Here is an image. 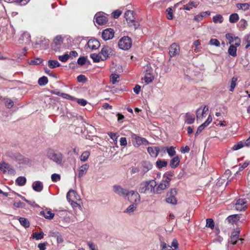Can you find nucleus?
<instances>
[{"label":"nucleus","instance_id":"nucleus-1","mask_svg":"<svg viewBox=\"0 0 250 250\" xmlns=\"http://www.w3.org/2000/svg\"><path fill=\"white\" fill-rule=\"evenodd\" d=\"M157 185L155 180L144 181L140 185L139 192L141 193H155V188Z\"/></svg>","mask_w":250,"mask_h":250},{"label":"nucleus","instance_id":"nucleus-2","mask_svg":"<svg viewBox=\"0 0 250 250\" xmlns=\"http://www.w3.org/2000/svg\"><path fill=\"white\" fill-rule=\"evenodd\" d=\"M125 18L129 26L133 27L135 29L139 27V23L135 20L133 11H127L125 14Z\"/></svg>","mask_w":250,"mask_h":250},{"label":"nucleus","instance_id":"nucleus-3","mask_svg":"<svg viewBox=\"0 0 250 250\" xmlns=\"http://www.w3.org/2000/svg\"><path fill=\"white\" fill-rule=\"evenodd\" d=\"M132 45L131 38L127 36L122 37L119 41V47L124 50H127L130 48Z\"/></svg>","mask_w":250,"mask_h":250},{"label":"nucleus","instance_id":"nucleus-4","mask_svg":"<svg viewBox=\"0 0 250 250\" xmlns=\"http://www.w3.org/2000/svg\"><path fill=\"white\" fill-rule=\"evenodd\" d=\"M48 157L57 164H61L62 162V155L61 153H56L53 150H50L47 153Z\"/></svg>","mask_w":250,"mask_h":250},{"label":"nucleus","instance_id":"nucleus-5","mask_svg":"<svg viewBox=\"0 0 250 250\" xmlns=\"http://www.w3.org/2000/svg\"><path fill=\"white\" fill-rule=\"evenodd\" d=\"M177 190L176 188H171L170 190L167 192V196L168 197L166 198V201L167 203L171 204L173 205H175L177 203V200L175 197V195L177 194Z\"/></svg>","mask_w":250,"mask_h":250},{"label":"nucleus","instance_id":"nucleus-6","mask_svg":"<svg viewBox=\"0 0 250 250\" xmlns=\"http://www.w3.org/2000/svg\"><path fill=\"white\" fill-rule=\"evenodd\" d=\"M0 170L3 173L7 172L9 174H14L15 172L13 167L10 164L4 161L0 163Z\"/></svg>","mask_w":250,"mask_h":250},{"label":"nucleus","instance_id":"nucleus-7","mask_svg":"<svg viewBox=\"0 0 250 250\" xmlns=\"http://www.w3.org/2000/svg\"><path fill=\"white\" fill-rule=\"evenodd\" d=\"M166 177V179H164L161 181L160 183L159 184L156 189V193H160L159 191L163 190L166 188H167L170 186V182L171 179L168 177Z\"/></svg>","mask_w":250,"mask_h":250},{"label":"nucleus","instance_id":"nucleus-8","mask_svg":"<svg viewBox=\"0 0 250 250\" xmlns=\"http://www.w3.org/2000/svg\"><path fill=\"white\" fill-rule=\"evenodd\" d=\"M132 139L135 140V142L133 143V145L134 146L138 147L141 145H148L149 144V142L147 140H146L145 138H142L140 136H138L136 134L134 133H132L131 135Z\"/></svg>","mask_w":250,"mask_h":250},{"label":"nucleus","instance_id":"nucleus-9","mask_svg":"<svg viewBox=\"0 0 250 250\" xmlns=\"http://www.w3.org/2000/svg\"><path fill=\"white\" fill-rule=\"evenodd\" d=\"M128 196V200L132 203V204L137 205L140 202V196L139 194L131 190L129 192Z\"/></svg>","mask_w":250,"mask_h":250},{"label":"nucleus","instance_id":"nucleus-10","mask_svg":"<svg viewBox=\"0 0 250 250\" xmlns=\"http://www.w3.org/2000/svg\"><path fill=\"white\" fill-rule=\"evenodd\" d=\"M113 53L114 51L110 47L104 46L103 47L100 52V54L103 56L102 61L106 60L110 56H112Z\"/></svg>","mask_w":250,"mask_h":250},{"label":"nucleus","instance_id":"nucleus-11","mask_svg":"<svg viewBox=\"0 0 250 250\" xmlns=\"http://www.w3.org/2000/svg\"><path fill=\"white\" fill-rule=\"evenodd\" d=\"M63 42V39L60 36H57L53 40L52 49L55 52H60L61 46Z\"/></svg>","mask_w":250,"mask_h":250},{"label":"nucleus","instance_id":"nucleus-12","mask_svg":"<svg viewBox=\"0 0 250 250\" xmlns=\"http://www.w3.org/2000/svg\"><path fill=\"white\" fill-rule=\"evenodd\" d=\"M114 31L113 29L109 28L103 30L102 34V38L104 41L112 39L114 36Z\"/></svg>","mask_w":250,"mask_h":250},{"label":"nucleus","instance_id":"nucleus-13","mask_svg":"<svg viewBox=\"0 0 250 250\" xmlns=\"http://www.w3.org/2000/svg\"><path fill=\"white\" fill-rule=\"evenodd\" d=\"M247 207V202L245 199H239L235 203V208L239 211L244 210Z\"/></svg>","mask_w":250,"mask_h":250},{"label":"nucleus","instance_id":"nucleus-14","mask_svg":"<svg viewBox=\"0 0 250 250\" xmlns=\"http://www.w3.org/2000/svg\"><path fill=\"white\" fill-rule=\"evenodd\" d=\"M153 167L152 164L148 161H143L141 163V169L144 174L146 173Z\"/></svg>","mask_w":250,"mask_h":250},{"label":"nucleus","instance_id":"nucleus-15","mask_svg":"<svg viewBox=\"0 0 250 250\" xmlns=\"http://www.w3.org/2000/svg\"><path fill=\"white\" fill-rule=\"evenodd\" d=\"M66 198L69 202H74V201H79L80 200V196L74 190H70L67 192Z\"/></svg>","mask_w":250,"mask_h":250},{"label":"nucleus","instance_id":"nucleus-16","mask_svg":"<svg viewBox=\"0 0 250 250\" xmlns=\"http://www.w3.org/2000/svg\"><path fill=\"white\" fill-rule=\"evenodd\" d=\"M169 55L170 57H172L179 53L180 47L177 44L173 43L169 46Z\"/></svg>","mask_w":250,"mask_h":250},{"label":"nucleus","instance_id":"nucleus-17","mask_svg":"<svg viewBox=\"0 0 250 250\" xmlns=\"http://www.w3.org/2000/svg\"><path fill=\"white\" fill-rule=\"evenodd\" d=\"M114 191L120 195L127 196L129 191L127 189L123 188L120 186L115 185L113 187Z\"/></svg>","mask_w":250,"mask_h":250},{"label":"nucleus","instance_id":"nucleus-18","mask_svg":"<svg viewBox=\"0 0 250 250\" xmlns=\"http://www.w3.org/2000/svg\"><path fill=\"white\" fill-rule=\"evenodd\" d=\"M87 45L92 50H96L100 47V43L97 40L92 39L88 41Z\"/></svg>","mask_w":250,"mask_h":250},{"label":"nucleus","instance_id":"nucleus-19","mask_svg":"<svg viewBox=\"0 0 250 250\" xmlns=\"http://www.w3.org/2000/svg\"><path fill=\"white\" fill-rule=\"evenodd\" d=\"M147 150L148 153L153 157H156L160 152V148L159 146H156L154 148L149 146L147 147Z\"/></svg>","mask_w":250,"mask_h":250},{"label":"nucleus","instance_id":"nucleus-20","mask_svg":"<svg viewBox=\"0 0 250 250\" xmlns=\"http://www.w3.org/2000/svg\"><path fill=\"white\" fill-rule=\"evenodd\" d=\"M108 21L107 18L103 15L97 16L95 19V22L100 25L106 24Z\"/></svg>","mask_w":250,"mask_h":250},{"label":"nucleus","instance_id":"nucleus-21","mask_svg":"<svg viewBox=\"0 0 250 250\" xmlns=\"http://www.w3.org/2000/svg\"><path fill=\"white\" fill-rule=\"evenodd\" d=\"M89 165L88 164H85L82 165L78 170V176L79 178L82 177L85 175L89 168Z\"/></svg>","mask_w":250,"mask_h":250},{"label":"nucleus","instance_id":"nucleus-22","mask_svg":"<svg viewBox=\"0 0 250 250\" xmlns=\"http://www.w3.org/2000/svg\"><path fill=\"white\" fill-rule=\"evenodd\" d=\"M180 162L179 156H176L173 157L170 161V167L172 168H175L178 167Z\"/></svg>","mask_w":250,"mask_h":250},{"label":"nucleus","instance_id":"nucleus-23","mask_svg":"<svg viewBox=\"0 0 250 250\" xmlns=\"http://www.w3.org/2000/svg\"><path fill=\"white\" fill-rule=\"evenodd\" d=\"M208 110V107L207 106H205L202 111L201 108L198 109L196 112L197 119L202 118L204 115L207 114Z\"/></svg>","mask_w":250,"mask_h":250},{"label":"nucleus","instance_id":"nucleus-24","mask_svg":"<svg viewBox=\"0 0 250 250\" xmlns=\"http://www.w3.org/2000/svg\"><path fill=\"white\" fill-rule=\"evenodd\" d=\"M240 219V217L239 215L238 214H234L229 216L227 219L226 220L230 224H234L236 223L238 221H239Z\"/></svg>","mask_w":250,"mask_h":250},{"label":"nucleus","instance_id":"nucleus-25","mask_svg":"<svg viewBox=\"0 0 250 250\" xmlns=\"http://www.w3.org/2000/svg\"><path fill=\"white\" fill-rule=\"evenodd\" d=\"M185 123L188 124H192L194 122L195 116L190 113H187L185 115Z\"/></svg>","mask_w":250,"mask_h":250},{"label":"nucleus","instance_id":"nucleus-26","mask_svg":"<svg viewBox=\"0 0 250 250\" xmlns=\"http://www.w3.org/2000/svg\"><path fill=\"white\" fill-rule=\"evenodd\" d=\"M40 213L45 218L49 220L52 219L55 216V214L52 213L51 211L49 210H42L41 211Z\"/></svg>","mask_w":250,"mask_h":250},{"label":"nucleus","instance_id":"nucleus-27","mask_svg":"<svg viewBox=\"0 0 250 250\" xmlns=\"http://www.w3.org/2000/svg\"><path fill=\"white\" fill-rule=\"evenodd\" d=\"M239 231H234L232 233L229 242L233 245H235L237 243V240L239 236Z\"/></svg>","mask_w":250,"mask_h":250},{"label":"nucleus","instance_id":"nucleus-28","mask_svg":"<svg viewBox=\"0 0 250 250\" xmlns=\"http://www.w3.org/2000/svg\"><path fill=\"white\" fill-rule=\"evenodd\" d=\"M33 188L36 191L40 192L43 189L42 184L40 181H36L33 185Z\"/></svg>","mask_w":250,"mask_h":250},{"label":"nucleus","instance_id":"nucleus-29","mask_svg":"<svg viewBox=\"0 0 250 250\" xmlns=\"http://www.w3.org/2000/svg\"><path fill=\"white\" fill-rule=\"evenodd\" d=\"M237 47L233 44L230 45L228 49L229 55L232 57H236L237 56Z\"/></svg>","mask_w":250,"mask_h":250},{"label":"nucleus","instance_id":"nucleus-30","mask_svg":"<svg viewBox=\"0 0 250 250\" xmlns=\"http://www.w3.org/2000/svg\"><path fill=\"white\" fill-rule=\"evenodd\" d=\"M60 65L61 64L57 60H49L48 62V66L51 69L59 67Z\"/></svg>","mask_w":250,"mask_h":250},{"label":"nucleus","instance_id":"nucleus-31","mask_svg":"<svg viewBox=\"0 0 250 250\" xmlns=\"http://www.w3.org/2000/svg\"><path fill=\"white\" fill-rule=\"evenodd\" d=\"M197 5L193 1H190L188 4L184 5L183 9L185 10H190L192 7H196Z\"/></svg>","mask_w":250,"mask_h":250},{"label":"nucleus","instance_id":"nucleus-32","mask_svg":"<svg viewBox=\"0 0 250 250\" xmlns=\"http://www.w3.org/2000/svg\"><path fill=\"white\" fill-rule=\"evenodd\" d=\"M19 221L20 224L25 228H29L30 226L29 222L28 220L24 217H20Z\"/></svg>","mask_w":250,"mask_h":250},{"label":"nucleus","instance_id":"nucleus-33","mask_svg":"<svg viewBox=\"0 0 250 250\" xmlns=\"http://www.w3.org/2000/svg\"><path fill=\"white\" fill-rule=\"evenodd\" d=\"M90 58L93 60L94 62H98L100 61H102V57L100 53L98 54L96 53H93L90 55Z\"/></svg>","mask_w":250,"mask_h":250},{"label":"nucleus","instance_id":"nucleus-34","mask_svg":"<svg viewBox=\"0 0 250 250\" xmlns=\"http://www.w3.org/2000/svg\"><path fill=\"white\" fill-rule=\"evenodd\" d=\"M157 167L161 168L163 167H166L167 165V162L166 160H158L156 163Z\"/></svg>","mask_w":250,"mask_h":250},{"label":"nucleus","instance_id":"nucleus-35","mask_svg":"<svg viewBox=\"0 0 250 250\" xmlns=\"http://www.w3.org/2000/svg\"><path fill=\"white\" fill-rule=\"evenodd\" d=\"M212 21L214 23H221L223 21V17L220 14H217L212 18Z\"/></svg>","mask_w":250,"mask_h":250},{"label":"nucleus","instance_id":"nucleus-36","mask_svg":"<svg viewBox=\"0 0 250 250\" xmlns=\"http://www.w3.org/2000/svg\"><path fill=\"white\" fill-rule=\"evenodd\" d=\"M26 182V179L24 177L20 176L17 178L16 182L18 185L22 186L24 185Z\"/></svg>","mask_w":250,"mask_h":250},{"label":"nucleus","instance_id":"nucleus-37","mask_svg":"<svg viewBox=\"0 0 250 250\" xmlns=\"http://www.w3.org/2000/svg\"><path fill=\"white\" fill-rule=\"evenodd\" d=\"M239 20V16L236 13H233L230 15L229 21L230 23H235Z\"/></svg>","mask_w":250,"mask_h":250},{"label":"nucleus","instance_id":"nucleus-38","mask_svg":"<svg viewBox=\"0 0 250 250\" xmlns=\"http://www.w3.org/2000/svg\"><path fill=\"white\" fill-rule=\"evenodd\" d=\"M90 155V153L88 151H85L83 152L80 156V160L82 162H84L86 161Z\"/></svg>","mask_w":250,"mask_h":250},{"label":"nucleus","instance_id":"nucleus-39","mask_svg":"<svg viewBox=\"0 0 250 250\" xmlns=\"http://www.w3.org/2000/svg\"><path fill=\"white\" fill-rule=\"evenodd\" d=\"M237 7L239 9H242L244 11L248 10L250 6V4L245 3H238L237 4Z\"/></svg>","mask_w":250,"mask_h":250},{"label":"nucleus","instance_id":"nucleus-40","mask_svg":"<svg viewBox=\"0 0 250 250\" xmlns=\"http://www.w3.org/2000/svg\"><path fill=\"white\" fill-rule=\"evenodd\" d=\"M48 78L45 76L42 77L38 80V84L41 86L46 85L48 83Z\"/></svg>","mask_w":250,"mask_h":250},{"label":"nucleus","instance_id":"nucleus-41","mask_svg":"<svg viewBox=\"0 0 250 250\" xmlns=\"http://www.w3.org/2000/svg\"><path fill=\"white\" fill-rule=\"evenodd\" d=\"M237 81V78L235 77H232L231 81L230 86L229 88V91L231 92H233L234 89L236 85V82Z\"/></svg>","mask_w":250,"mask_h":250},{"label":"nucleus","instance_id":"nucleus-42","mask_svg":"<svg viewBox=\"0 0 250 250\" xmlns=\"http://www.w3.org/2000/svg\"><path fill=\"white\" fill-rule=\"evenodd\" d=\"M154 77L150 73H146L144 77V81L147 83H151Z\"/></svg>","mask_w":250,"mask_h":250},{"label":"nucleus","instance_id":"nucleus-43","mask_svg":"<svg viewBox=\"0 0 250 250\" xmlns=\"http://www.w3.org/2000/svg\"><path fill=\"white\" fill-rule=\"evenodd\" d=\"M206 227L213 229L214 228V222L212 219L208 218L206 220Z\"/></svg>","mask_w":250,"mask_h":250},{"label":"nucleus","instance_id":"nucleus-44","mask_svg":"<svg viewBox=\"0 0 250 250\" xmlns=\"http://www.w3.org/2000/svg\"><path fill=\"white\" fill-rule=\"evenodd\" d=\"M119 76L117 74H112L110 76V81L113 84L119 82Z\"/></svg>","mask_w":250,"mask_h":250},{"label":"nucleus","instance_id":"nucleus-45","mask_svg":"<svg viewBox=\"0 0 250 250\" xmlns=\"http://www.w3.org/2000/svg\"><path fill=\"white\" fill-rule=\"evenodd\" d=\"M245 145V144L242 141H240L233 146L232 149L234 150H237L244 147Z\"/></svg>","mask_w":250,"mask_h":250},{"label":"nucleus","instance_id":"nucleus-46","mask_svg":"<svg viewBox=\"0 0 250 250\" xmlns=\"http://www.w3.org/2000/svg\"><path fill=\"white\" fill-rule=\"evenodd\" d=\"M167 151L169 156L171 157L174 156L176 154V151L174 146L168 147Z\"/></svg>","mask_w":250,"mask_h":250},{"label":"nucleus","instance_id":"nucleus-47","mask_svg":"<svg viewBox=\"0 0 250 250\" xmlns=\"http://www.w3.org/2000/svg\"><path fill=\"white\" fill-rule=\"evenodd\" d=\"M137 206L135 204H131L125 210V212L130 213H132L137 208Z\"/></svg>","mask_w":250,"mask_h":250},{"label":"nucleus","instance_id":"nucleus-48","mask_svg":"<svg viewBox=\"0 0 250 250\" xmlns=\"http://www.w3.org/2000/svg\"><path fill=\"white\" fill-rule=\"evenodd\" d=\"M44 236V233L42 231L40 232H35L33 234L32 236L36 240H41L43 238Z\"/></svg>","mask_w":250,"mask_h":250},{"label":"nucleus","instance_id":"nucleus-49","mask_svg":"<svg viewBox=\"0 0 250 250\" xmlns=\"http://www.w3.org/2000/svg\"><path fill=\"white\" fill-rule=\"evenodd\" d=\"M209 44L219 47L220 45V42L216 39H211Z\"/></svg>","mask_w":250,"mask_h":250},{"label":"nucleus","instance_id":"nucleus-50","mask_svg":"<svg viewBox=\"0 0 250 250\" xmlns=\"http://www.w3.org/2000/svg\"><path fill=\"white\" fill-rule=\"evenodd\" d=\"M161 247H162L161 250H173L171 246L165 242H161Z\"/></svg>","mask_w":250,"mask_h":250},{"label":"nucleus","instance_id":"nucleus-51","mask_svg":"<svg viewBox=\"0 0 250 250\" xmlns=\"http://www.w3.org/2000/svg\"><path fill=\"white\" fill-rule=\"evenodd\" d=\"M69 58V56L68 54H65L63 55L59 56L58 57V59L62 62H67Z\"/></svg>","mask_w":250,"mask_h":250},{"label":"nucleus","instance_id":"nucleus-52","mask_svg":"<svg viewBox=\"0 0 250 250\" xmlns=\"http://www.w3.org/2000/svg\"><path fill=\"white\" fill-rule=\"evenodd\" d=\"M51 177L53 182H57L61 180V176L59 174L54 173L52 174Z\"/></svg>","mask_w":250,"mask_h":250},{"label":"nucleus","instance_id":"nucleus-53","mask_svg":"<svg viewBox=\"0 0 250 250\" xmlns=\"http://www.w3.org/2000/svg\"><path fill=\"white\" fill-rule=\"evenodd\" d=\"M166 11L167 13V19L168 20H172L173 18L172 9L171 7H168V8L167 9Z\"/></svg>","mask_w":250,"mask_h":250},{"label":"nucleus","instance_id":"nucleus-54","mask_svg":"<svg viewBox=\"0 0 250 250\" xmlns=\"http://www.w3.org/2000/svg\"><path fill=\"white\" fill-rule=\"evenodd\" d=\"M42 62V60L41 58H36L34 60H31L30 62V64L37 65L41 63Z\"/></svg>","mask_w":250,"mask_h":250},{"label":"nucleus","instance_id":"nucleus-55","mask_svg":"<svg viewBox=\"0 0 250 250\" xmlns=\"http://www.w3.org/2000/svg\"><path fill=\"white\" fill-rule=\"evenodd\" d=\"M107 134L113 141L116 142L117 141L118 136L117 135L116 133L112 132H108Z\"/></svg>","mask_w":250,"mask_h":250},{"label":"nucleus","instance_id":"nucleus-56","mask_svg":"<svg viewBox=\"0 0 250 250\" xmlns=\"http://www.w3.org/2000/svg\"><path fill=\"white\" fill-rule=\"evenodd\" d=\"M226 38L229 41V43H231L234 40V37L231 33H227L226 34Z\"/></svg>","mask_w":250,"mask_h":250},{"label":"nucleus","instance_id":"nucleus-57","mask_svg":"<svg viewBox=\"0 0 250 250\" xmlns=\"http://www.w3.org/2000/svg\"><path fill=\"white\" fill-rule=\"evenodd\" d=\"M122 14V12L120 10H117L112 13V17L115 19L118 18Z\"/></svg>","mask_w":250,"mask_h":250},{"label":"nucleus","instance_id":"nucleus-58","mask_svg":"<svg viewBox=\"0 0 250 250\" xmlns=\"http://www.w3.org/2000/svg\"><path fill=\"white\" fill-rule=\"evenodd\" d=\"M5 104L7 108H10L13 106L14 103L11 100L7 99L5 102Z\"/></svg>","mask_w":250,"mask_h":250},{"label":"nucleus","instance_id":"nucleus-59","mask_svg":"<svg viewBox=\"0 0 250 250\" xmlns=\"http://www.w3.org/2000/svg\"><path fill=\"white\" fill-rule=\"evenodd\" d=\"M77 81L80 83H83L86 81V78L84 75H80L77 77Z\"/></svg>","mask_w":250,"mask_h":250},{"label":"nucleus","instance_id":"nucleus-60","mask_svg":"<svg viewBox=\"0 0 250 250\" xmlns=\"http://www.w3.org/2000/svg\"><path fill=\"white\" fill-rule=\"evenodd\" d=\"M212 119L211 116L210 115H209L207 120L202 124L206 127V126L209 125V124L212 122Z\"/></svg>","mask_w":250,"mask_h":250},{"label":"nucleus","instance_id":"nucleus-61","mask_svg":"<svg viewBox=\"0 0 250 250\" xmlns=\"http://www.w3.org/2000/svg\"><path fill=\"white\" fill-rule=\"evenodd\" d=\"M85 62H86V59L83 57H80L78 59V61H77L78 63L81 65H83L84 64Z\"/></svg>","mask_w":250,"mask_h":250},{"label":"nucleus","instance_id":"nucleus-62","mask_svg":"<svg viewBox=\"0 0 250 250\" xmlns=\"http://www.w3.org/2000/svg\"><path fill=\"white\" fill-rule=\"evenodd\" d=\"M180 151L182 153H188L190 151V148L188 146H183L181 148Z\"/></svg>","mask_w":250,"mask_h":250},{"label":"nucleus","instance_id":"nucleus-63","mask_svg":"<svg viewBox=\"0 0 250 250\" xmlns=\"http://www.w3.org/2000/svg\"><path fill=\"white\" fill-rule=\"evenodd\" d=\"M87 244L91 250H98L97 246L92 242L89 241L87 242Z\"/></svg>","mask_w":250,"mask_h":250},{"label":"nucleus","instance_id":"nucleus-64","mask_svg":"<svg viewBox=\"0 0 250 250\" xmlns=\"http://www.w3.org/2000/svg\"><path fill=\"white\" fill-rule=\"evenodd\" d=\"M245 39L246 42L247 43V44L246 45L245 48L247 49L250 46V35H247L245 37Z\"/></svg>","mask_w":250,"mask_h":250}]
</instances>
